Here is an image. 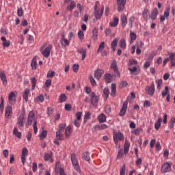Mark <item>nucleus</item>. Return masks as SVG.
Wrapping results in <instances>:
<instances>
[{"instance_id": "nucleus-16", "label": "nucleus", "mask_w": 175, "mask_h": 175, "mask_svg": "<svg viewBox=\"0 0 175 175\" xmlns=\"http://www.w3.org/2000/svg\"><path fill=\"white\" fill-rule=\"evenodd\" d=\"M5 118H10V117H11L12 113V107L10 105H8L5 107Z\"/></svg>"}, {"instance_id": "nucleus-64", "label": "nucleus", "mask_w": 175, "mask_h": 175, "mask_svg": "<svg viewBox=\"0 0 175 175\" xmlns=\"http://www.w3.org/2000/svg\"><path fill=\"white\" fill-rule=\"evenodd\" d=\"M130 38L132 41L136 40V33L135 32H130Z\"/></svg>"}, {"instance_id": "nucleus-39", "label": "nucleus", "mask_w": 175, "mask_h": 175, "mask_svg": "<svg viewBox=\"0 0 175 175\" xmlns=\"http://www.w3.org/2000/svg\"><path fill=\"white\" fill-rule=\"evenodd\" d=\"M104 49H105V42H101L98 46L97 53L99 54L102 53Z\"/></svg>"}, {"instance_id": "nucleus-33", "label": "nucleus", "mask_w": 175, "mask_h": 175, "mask_svg": "<svg viewBox=\"0 0 175 175\" xmlns=\"http://www.w3.org/2000/svg\"><path fill=\"white\" fill-rule=\"evenodd\" d=\"M31 67L33 70H36L37 68V58L36 57H33L32 58L31 62Z\"/></svg>"}, {"instance_id": "nucleus-15", "label": "nucleus", "mask_w": 175, "mask_h": 175, "mask_svg": "<svg viewBox=\"0 0 175 175\" xmlns=\"http://www.w3.org/2000/svg\"><path fill=\"white\" fill-rule=\"evenodd\" d=\"M0 79L3 83V85L6 87L8 85V79L5 73L3 71L0 72Z\"/></svg>"}, {"instance_id": "nucleus-9", "label": "nucleus", "mask_w": 175, "mask_h": 175, "mask_svg": "<svg viewBox=\"0 0 175 175\" xmlns=\"http://www.w3.org/2000/svg\"><path fill=\"white\" fill-rule=\"evenodd\" d=\"M126 109H128V100H126L123 103L122 107L119 112V116L123 117L124 116H125V113H126Z\"/></svg>"}, {"instance_id": "nucleus-8", "label": "nucleus", "mask_w": 175, "mask_h": 175, "mask_svg": "<svg viewBox=\"0 0 175 175\" xmlns=\"http://www.w3.org/2000/svg\"><path fill=\"white\" fill-rule=\"evenodd\" d=\"M29 154V150L27 147H24L23 148L22 150V154L21 156V162L23 163V165L25 164L26 162V157Z\"/></svg>"}, {"instance_id": "nucleus-49", "label": "nucleus", "mask_w": 175, "mask_h": 175, "mask_svg": "<svg viewBox=\"0 0 175 175\" xmlns=\"http://www.w3.org/2000/svg\"><path fill=\"white\" fill-rule=\"evenodd\" d=\"M148 13H150V11L148 9H144L143 12H142V16L144 19L148 18Z\"/></svg>"}, {"instance_id": "nucleus-61", "label": "nucleus", "mask_w": 175, "mask_h": 175, "mask_svg": "<svg viewBox=\"0 0 175 175\" xmlns=\"http://www.w3.org/2000/svg\"><path fill=\"white\" fill-rule=\"evenodd\" d=\"M83 115V113L81 111H78L76 114H75V117H76V120H81V116Z\"/></svg>"}, {"instance_id": "nucleus-34", "label": "nucleus", "mask_w": 175, "mask_h": 175, "mask_svg": "<svg viewBox=\"0 0 175 175\" xmlns=\"http://www.w3.org/2000/svg\"><path fill=\"white\" fill-rule=\"evenodd\" d=\"M118 21H119L118 18L114 17L113 21H111L109 23L110 27H117V25H118Z\"/></svg>"}, {"instance_id": "nucleus-29", "label": "nucleus", "mask_w": 175, "mask_h": 175, "mask_svg": "<svg viewBox=\"0 0 175 175\" xmlns=\"http://www.w3.org/2000/svg\"><path fill=\"white\" fill-rule=\"evenodd\" d=\"M72 133V126H68L66 129H65V136L66 138L70 137L71 133Z\"/></svg>"}, {"instance_id": "nucleus-42", "label": "nucleus", "mask_w": 175, "mask_h": 175, "mask_svg": "<svg viewBox=\"0 0 175 175\" xmlns=\"http://www.w3.org/2000/svg\"><path fill=\"white\" fill-rule=\"evenodd\" d=\"M48 135V132L46 130H43L42 133L40 134V140H44Z\"/></svg>"}, {"instance_id": "nucleus-24", "label": "nucleus", "mask_w": 175, "mask_h": 175, "mask_svg": "<svg viewBox=\"0 0 175 175\" xmlns=\"http://www.w3.org/2000/svg\"><path fill=\"white\" fill-rule=\"evenodd\" d=\"M170 9L167 8L166 10L164 12V14L163 16H160V22L163 23L165 18H167L169 17L170 15Z\"/></svg>"}, {"instance_id": "nucleus-52", "label": "nucleus", "mask_w": 175, "mask_h": 175, "mask_svg": "<svg viewBox=\"0 0 175 175\" xmlns=\"http://www.w3.org/2000/svg\"><path fill=\"white\" fill-rule=\"evenodd\" d=\"M37 124H38V120H35L34 123L33 124L34 134H37L38 132V128Z\"/></svg>"}, {"instance_id": "nucleus-36", "label": "nucleus", "mask_w": 175, "mask_h": 175, "mask_svg": "<svg viewBox=\"0 0 175 175\" xmlns=\"http://www.w3.org/2000/svg\"><path fill=\"white\" fill-rule=\"evenodd\" d=\"M131 146V144L128 142H125L124 146V154H128V152H129V147Z\"/></svg>"}, {"instance_id": "nucleus-63", "label": "nucleus", "mask_w": 175, "mask_h": 175, "mask_svg": "<svg viewBox=\"0 0 175 175\" xmlns=\"http://www.w3.org/2000/svg\"><path fill=\"white\" fill-rule=\"evenodd\" d=\"M126 170V167L125 166V164L122 165L120 168V175H125V170Z\"/></svg>"}, {"instance_id": "nucleus-12", "label": "nucleus", "mask_w": 175, "mask_h": 175, "mask_svg": "<svg viewBox=\"0 0 175 175\" xmlns=\"http://www.w3.org/2000/svg\"><path fill=\"white\" fill-rule=\"evenodd\" d=\"M103 74H105V70L103 69L97 68L96 70H94V77L96 79L99 80L100 79Z\"/></svg>"}, {"instance_id": "nucleus-59", "label": "nucleus", "mask_w": 175, "mask_h": 175, "mask_svg": "<svg viewBox=\"0 0 175 175\" xmlns=\"http://www.w3.org/2000/svg\"><path fill=\"white\" fill-rule=\"evenodd\" d=\"M90 81L92 86H96V81H95V79H94V77H92V75L90 77Z\"/></svg>"}, {"instance_id": "nucleus-17", "label": "nucleus", "mask_w": 175, "mask_h": 175, "mask_svg": "<svg viewBox=\"0 0 175 175\" xmlns=\"http://www.w3.org/2000/svg\"><path fill=\"white\" fill-rule=\"evenodd\" d=\"M116 77V75H111L109 72L105 74V79L107 83H110L113 81V78Z\"/></svg>"}, {"instance_id": "nucleus-4", "label": "nucleus", "mask_w": 175, "mask_h": 175, "mask_svg": "<svg viewBox=\"0 0 175 175\" xmlns=\"http://www.w3.org/2000/svg\"><path fill=\"white\" fill-rule=\"evenodd\" d=\"M42 49H43V47H42L40 49V52H41L42 55L45 58H48L51 55V52L53 49V46L51 44H49V46H47L46 47V49L44 51H42Z\"/></svg>"}, {"instance_id": "nucleus-3", "label": "nucleus", "mask_w": 175, "mask_h": 175, "mask_svg": "<svg viewBox=\"0 0 175 175\" xmlns=\"http://www.w3.org/2000/svg\"><path fill=\"white\" fill-rule=\"evenodd\" d=\"M145 92L149 96H154V94L155 92V85L154 84V81H152L150 86L147 85L145 88Z\"/></svg>"}, {"instance_id": "nucleus-60", "label": "nucleus", "mask_w": 175, "mask_h": 175, "mask_svg": "<svg viewBox=\"0 0 175 175\" xmlns=\"http://www.w3.org/2000/svg\"><path fill=\"white\" fill-rule=\"evenodd\" d=\"M17 15L19 17H22L23 16V10L22 8H19L17 10Z\"/></svg>"}, {"instance_id": "nucleus-2", "label": "nucleus", "mask_w": 175, "mask_h": 175, "mask_svg": "<svg viewBox=\"0 0 175 175\" xmlns=\"http://www.w3.org/2000/svg\"><path fill=\"white\" fill-rule=\"evenodd\" d=\"M70 159L72 164L75 168V170L77 171V173L81 174V167L79 164V161L77 160V156L75 153H72L70 155Z\"/></svg>"}, {"instance_id": "nucleus-44", "label": "nucleus", "mask_w": 175, "mask_h": 175, "mask_svg": "<svg viewBox=\"0 0 175 175\" xmlns=\"http://www.w3.org/2000/svg\"><path fill=\"white\" fill-rule=\"evenodd\" d=\"M35 121H37L36 118L28 117L27 126H31L33 124V122L35 123Z\"/></svg>"}, {"instance_id": "nucleus-6", "label": "nucleus", "mask_w": 175, "mask_h": 175, "mask_svg": "<svg viewBox=\"0 0 175 175\" xmlns=\"http://www.w3.org/2000/svg\"><path fill=\"white\" fill-rule=\"evenodd\" d=\"M124 140V134L121 131L113 133V142L117 145L118 144V141Z\"/></svg>"}, {"instance_id": "nucleus-62", "label": "nucleus", "mask_w": 175, "mask_h": 175, "mask_svg": "<svg viewBox=\"0 0 175 175\" xmlns=\"http://www.w3.org/2000/svg\"><path fill=\"white\" fill-rule=\"evenodd\" d=\"M37 101L43 103L44 101V96L43 94H40L37 97Z\"/></svg>"}, {"instance_id": "nucleus-7", "label": "nucleus", "mask_w": 175, "mask_h": 175, "mask_svg": "<svg viewBox=\"0 0 175 175\" xmlns=\"http://www.w3.org/2000/svg\"><path fill=\"white\" fill-rule=\"evenodd\" d=\"M118 12H122L125 10V5H126V0H117Z\"/></svg>"}, {"instance_id": "nucleus-50", "label": "nucleus", "mask_w": 175, "mask_h": 175, "mask_svg": "<svg viewBox=\"0 0 175 175\" xmlns=\"http://www.w3.org/2000/svg\"><path fill=\"white\" fill-rule=\"evenodd\" d=\"M143 132V129L140 127L137 128L134 131H133V133L135 135H140V133Z\"/></svg>"}, {"instance_id": "nucleus-51", "label": "nucleus", "mask_w": 175, "mask_h": 175, "mask_svg": "<svg viewBox=\"0 0 175 175\" xmlns=\"http://www.w3.org/2000/svg\"><path fill=\"white\" fill-rule=\"evenodd\" d=\"M0 111L1 112H3V111H4V98H3V96H1Z\"/></svg>"}, {"instance_id": "nucleus-57", "label": "nucleus", "mask_w": 175, "mask_h": 175, "mask_svg": "<svg viewBox=\"0 0 175 175\" xmlns=\"http://www.w3.org/2000/svg\"><path fill=\"white\" fill-rule=\"evenodd\" d=\"M103 94H105L106 98L109 97V94H110V90H109V88L106 87L104 88Z\"/></svg>"}, {"instance_id": "nucleus-40", "label": "nucleus", "mask_w": 175, "mask_h": 175, "mask_svg": "<svg viewBox=\"0 0 175 175\" xmlns=\"http://www.w3.org/2000/svg\"><path fill=\"white\" fill-rule=\"evenodd\" d=\"M137 45L138 46H137L136 53L137 55H140L142 53V50L140 49V48L143 46V42L140 41L139 42L137 43Z\"/></svg>"}, {"instance_id": "nucleus-10", "label": "nucleus", "mask_w": 175, "mask_h": 175, "mask_svg": "<svg viewBox=\"0 0 175 175\" xmlns=\"http://www.w3.org/2000/svg\"><path fill=\"white\" fill-rule=\"evenodd\" d=\"M172 163H165L161 167V172L163 173H167L172 170Z\"/></svg>"}, {"instance_id": "nucleus-35", "label": "nucleus", "mask_w": 175, "mask_h": 175, "mask_svg": "<svg viewBox=\"0 0 175 175\" xmlns=\"http://www.w3.org/2000/svg\"><path fill=\"white\" fill-rule=\"evenodd\" d=\"M83 159L86 161H90L91 160V157L90 155V152L85 151L83 153Z\"/></svg>"}, {"instance_id": "nucleus-13", "label": "nucleus", "mask_w": 175, "mask_h": 175, "mask_svg": "<svg viewBox=\"0 0 175 175\" xmlns=\"http://www.w3.org/2000/svg\"><path fill=\"white\" fill-rule=\"evenodd\" d=\"M111 68L113 70L118 77H121V74L118 70V66L117 65V61L113 60L111 64Z\"/></svg>"}, {"instance_id": "nucleus-37", "label": "nucleus", "mask_w": 175, "mask_h": 175, "mask_svg": "<svg viewBox=\"0 0 175 175\" xmlns=\"http://www.w3.org/2000/svg\"><path fill=\"white\" fill-rule=\"evenodd\" d=\"M162 121V118L161 117H159L157 121L154 123V129L155 130L158 131L159 129L161 126V122Z\"/></svg>"}, {"instance_id": "nucleus-47", "label": "nucleus", "mask_w": 175, "mask_h": 175, "mask_svg": "<svg viewBox=\"0 0 175 175\" xmlns=\"http://www.w3.org/2000/svg\"><path fill=\"white\" fill-rule=\"evenodd\" d=\"M92 38L94 40H96L98 39V29L94 28L92 31Z\"/></svg>"}, {"instance_id": "nucleus-25", "label": "nucleus", "mask_w": 175, "mask_h": 175, "mask_svg": "<svg viewBox=\"0 0 175 175\" xmlns=\"http://www.w3.org/2000/svg\"><path fill=\"white\" fill-rule=\"evenodd\" d=\"M118 44V38H114L111 43V48L113 51H116L117 49V45Z\"/></svg>"}, {"instance_id": "nucleus-14", "label": "nucleus", "mask_w": 175, "mask_h": 175, "mask_svg": "<svg viewBox=\"0 0 175 175\" xmlns=\"http://www.w3.org/2000/svg\"><path fill=\"white\" fill-rule=\"evenodd\" d=\"M90 96V101L92 105L95 106L96 104L98 103V100H99V98L98 97V96H96V94L94 92H92Z\"/></svg>"}, {"instance_id": "nucleus-32", "label": "nucleus", "mask_w": 175, "mask_h": 175, "mask_svg": "<svg viewBox=\"0 0 175 175\" xmlns=\"http://www.w3.org/2000/svg\"><path fill=\"white\" fill-rule=\"evenodd\" d=\"M68 100V96L66 94H61L59 97V101L61 103L66 102Z\"/></svg>"}, {"instance_id": "nucleus-20", "label": "nucleus", "mask_w": 175, "mask_h": 175, "mask_svg": "<svg viewBox=\"0 0 175 175\" xmlns=\"http://www.w3.org/2000/svg\"><path fill=\"white\" fill-rule=\"evenodd\" d=\"M77 52L81 55V60L84 61L87 55V50L83 48H80L77 49Z\"/></svg>"}, {"instance_id": "nucleus-23", "label": "nucleus", "mask_w": 175, "mask_h": 175, "mask_svg": "<svg viewBox=\"0 0 175 175\" xmlns=\"http://www.w3.org/2000/svg\"><path fill=\"white\" fill-rule=\"evenodd\" d=\"M117 95V85L115 83H111V96L116 97Z\"/></svg>"}, {"instance_id": "nucleus-48", "label": "nucleus", "mask_w": 175, "mask_h": 175, "mask_svg": "<svg viewBox=\"0 0 175 175\" xmlns=\"http://www.w3.org/2000/svg\"><path fill=\"white\" fill-rule=\"evenodd\" d=\"M61 42H64L65 45L67 46H69L70 44V41L65 38L64 35L62 36V38H61Z\"/></svg>"}, {"instance_id": "nucleus-38", "label": "nucleus", "mask_w": 175, "mask_h": 175, "mask_svg": "<svg viewBox=\"0 0 175 175\" xmlns=\"http://www.w3.org/2000/svg\"><path fill=\"white\" fill-rule=\"evenodd\" d=\"M31 83L32 85L31 90H34L36 89V84H37V79L36 77H31Z\"/></svg>"}, {"instance_id": "nucleus-28", "label": "nucleus", "mask_w": 175, "mask_h": 175, "mask_svg": "<svg viewBox=\"0 0 175 175\" xmlns=\"http://www.w3.org/2000/svg\"><path fill=\"white\" fill-rule=\"evenodd\" d=\"M13 135L16 136L18 139L22 138V133L21 131H18V129L16 126L14 128Z\"/></svg>"}, {"instance_id": "nucleus-18", "label": "nucleus", "mask_w": 175, "mask_h": 175, "mask_svg": "<svg viewBox=\"0 0 175 175\" xmlns=\"http://www.w3.org/2000/svg\"><path fill=\"white\" fill-rule=\"evenodd\" d=\"M31 93V90L29 88H25L23 93V98L25 100L26 103L28 102L29 100V95Z\"/></svg>"}, {"instance_id": "nucleus-56", "label": "nucleus", "mask_w": 175, "mask_h": 175, "mask_svg": "<svg viewBox=\"0 0 175 175\" xmlns=\"http://www.w3.org/2000/svg\"><path fill=\"white\" fill-rule=\"evenodd\" d=\"M66 124L64 123H60L59 124V131L63 132L66 129Z\"/></svg>"}, {"instance_id": "nucleus-43", "label": "nucleus", "mask_w": 175, "mask_h": 175, "mask_svg": "<svg viewBox=\"0 0 175 175\" xmlns=\"http://www.w3.org/2000/svg\"><path fill=\"white\" fill-rule=\"evenodd\" d=\"M16 95L14 92H10L8 95V100L10 102L15 100Z\"/></svg>"}, {"instance_id": "nucleus-27", "label": "nucleus", "mask_w": 175, "mask_h": 175, "mask_svg": "<svg viewBox=\"0 0 175 175\" xmlns=\"http://www.w3.org/2000/svg\"><path fill=\"white\" fill-rule=\"evenodd\" d=\"M77 3L75 1H72L70 2V4L67 5L66 10L70 11V12H72L75 8H76Z\"/></svg>"}, {"instance_id": "nucleus-1", "label": "nucleus", "mask_w": 175, "mask_h": 175, "mask_svg": "<svg viewBox=\"0 0 175 175\" xmlns=\"http://www.w3.org/2000/svg\"><path fill=\"white\" fill-rule=\"evenodd\" d=\"M128 70L131 75L137 76L140 73V68L137 66V60L131 59L128 63Z\"/></svg>"}, {"instance_id": "nucleus-46", "label": "nucleus", "mask_w": 175, "mask_h": 175, "mask_svg": "<svg viewBox=\"0 0 175 175\" xmlns=\"http://www.w3.org/2000/svg\"><path fill=\"white\" fill-rule=\"evenodd\" d=\"M170 94L169 88L168 86L165 87V91H162L161 95L162 97L164 98L165 96H167V95Z\"/></svg>"}, {"instance_id": "nucleus-21", "label": "nucleus", "mask_w": 175, "mask_h": 175, "mask_svg": "<svg viewBox=\"0 0 175 175\" xmlns=\"http://www.w3.org/2000/svg\"><path fill=\"white\" fill-rule=\"evenodd\" d=\"M108 128H109V126H107V124H100V125H95L94 126V129L95 131L107 129Z\"/></svg>"}, {"instance_id": "nucleus-5", "label": "nucleus", "mask_w": 175, "mask_h": 175, "mask_svg": "<svg viewBox=\"0 0 175 175\" xmlns=\"http://www.w3.org/2000/svg\"><path fill=\"white\" fill-rule=\"evenodd\" d=\"M96 5H94V16L96 20L100 19L103 15V11L105 10V7L102 6L100 10H98Z\"/></svg>"}, {"instance_id": "nucleus-11", "label": "nucleus", "mask_w": 175, "mask_h": 175, "mask_svg": "<svg viewBox=\"0 0 175 175\" xmlns=\"http://www.w3.org/2000/svg\"><path fill=\"white\" fill-rule=\"evenodd\" d=\"M25 117L24 115L19 116L17 121V124H18V129H22L25 126Z\"/></svg>"}, {"instance_id": "nucleus-19", "label": "nucleus", "mask_w": 175, "mask_h": 175, "mask_svg": "<svg viewBox=\"0 0 175 175\" xmlns=\"http://www.w3.org/2000/svg\"><path fill=\"white\" fill-rule=\"evenodd\" d=\"M1 40L2 41V45L3 48H8L10 46V44H11L10 40H7L5 36H2L1 38Z\"/></svg>"}, {"instance_id": "nucleus-58", "label": "nucleus", "mask_w": 175, "mask_h": 175, "mask_svg": "<svg viewBox=\"0 0 175 175\" xmlns=\"http://www.w3.org/2000/svg\"><path fill=\"white\" fill-rule=\"evenodd\" d=\"M55 76V71H49L47 72L46 77L47 78H53Z\"/></svg>"}, {"instance_id": "nucleus-55", "label": "nucleus", "mask_w": 175, "mask_h": 175, "mask_svg": "<svg viewBox=\"0 0 175 175\" xmlns=\"http://www.w3.org/2000/svg\"><path fill=\"white\" fill-rule=\"evenodd\" d=\"M63 136L62 131H56V138L57 140H62Z\"/></svg>"}, {"instance_id": "nucleus-30", "label": "nucleus", "mask_w": 175, "mask_h": 175, "mask_svg": "<svg viewBox=\"0 0 175 175\" xmlns=\"http://www.w3.org/2000/svg\"><path fill=\"white\" fill-rule=\"evenodd\" d=\"M120 21L122 22V27L125 28V27H126V25L128 24V18H126V15H124L123 16H122Z\"/></svg>"}, {"instance_id": "nucleus-54", "label": "nucleus", "mask_w": 175, "mask_h": 175, "mask_svg": "<svg viewBox=\"0 0 175 175\" xmlns=\"http://www.w3.org/2000/svg\"><path fill=\"white\" fill-rule=\"evenodd\" d=\"M52 85V80L49 79H46L44 83V88H48Z\"/></svg>"}, {"instance_id": "nucleus-45", "label": "nucleus", "mask_w": 175, "mask_h": 175, "mask_svg": "<svg viewBox=\"0 0 175 175\" xmlns=\"http://www.w3.org/2000/svg\"><path fill=\"white\" fill-rule=\"evenodd\" d=\"M174 124H175V117H172L170 118V120L169 121L168 127L171 129H173Z\"/></svg>"}, {"instance_id": "nucleus-41", "label": "nucleus", "mask_w": 175, "mask_h": 175, "mask_svg": "<svg viewBox=\"0 0 175 175\" xmlns=\"http://www.w3.org/2000/svg\"><path fill=\"white\" fill-rule=\"evenodd\" d=\"M119 46L122 49H125V48H126V42H125V39H121L120 40Z\"/></svg>"}, {"instance_id": "nucleus-31", "label": "nucleus", "mask_w": 175, "mask_h": 175, "mask_svg": "<svg viewBox=\"0 0 175 175\" xmlns=\"http://www.w3.org/2000/svg\"><path fill=\"white\" fill-rule=\"evenodd\" d=\"M44 159L46 161H50L51 163L53 162V158H52V154H49V153H45L44 155Z\"/></svg>"}, {"instance_id": "nucleus-53", "label": "nucleus", "mask_w": 175, "mask_h": 175, "mask_svg": "<svg viewBox=\"0 0 175 175\" xmlns=\"http://www.w3.org/2000/svg\"><path fill=\"white\" fill-rule=\"evenodd\" d=\"M78 37L80 40H83L85 38V34L82 30L78 31Z\"/></svg>"}, {"instance_id": "nucleus-26", "label": "nucleus", "mask_w": 175, "mask_h": 175, "mask_svg": "<svg viewBox=\"0 0 175 175\" xmlns=\"http://www.w3.org/2000/svg\"><path fill=\"white\" fill-rule=\"evenodd\" d=\"M106 118H107L106 115L102 113L98 116L97 120L100 124H102V123L106 122Z\"/></svg>"}, {"instance_id": "nucleus-22", "label": "nucleus", "mask_w": 175, "mask_h": 175, "mask_svg": "<svg viewBox=\"0 0 175 175\" xmlns=\"http://www.w3.org/2000/svg\"><path fill=\"white\" fill-rule=\"evenodd\" d=\"M159 15V11L158 10L155 8L152 10L151 14H150V20L154 21L157 19V16Z\"/></svg>"}]
</instances>
